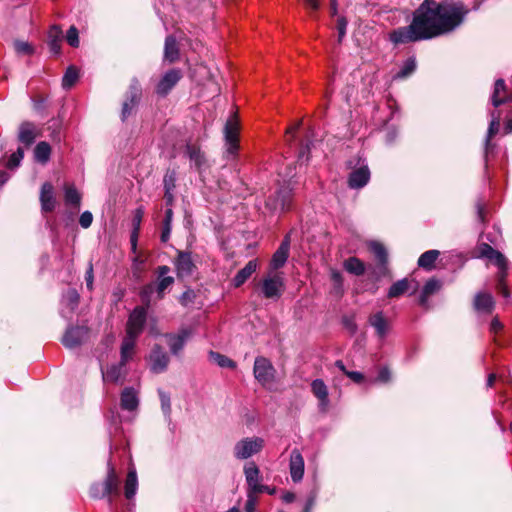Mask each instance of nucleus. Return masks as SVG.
I'll use <instances>...</instances> for the list:
<instances>
[{
	"mask_svg": "<svg viewBox=\"0 0 512 512\" xmlns=\"http://www.w3.org/2000/svg\"><path fill=\"white\" fill-rule=\"evenodd\" d=\"M347 20L344 17H340L337 20V29H338V40L339 42L342 41L346 34V28H347Z\"/></svg>",
	"mask_w": 512,
	"mask_h": 512,
	"instance_id": "nucleus-55",
	"label": "nucleus"
},
{
	"mask_svg": "<svg viewBox=\"0 0 512 512\" xmlns=\"http://www.w3.org/2000/svg\"><path fill=\"white\" fill-rule=\"evenodd\" d=\"M494 307V301L491 294L478 293L474 299V308L480 312L490 313Z\"/></svg>",
	"mask_w": 512,
	"mask_h": 512,
	"instance_id": "nucleus-30",
	"label": "nucleus"
},
{
	"mask_svg": "<svg viewBox=\"0 0 512 512\" xmlns=\"http://www.w3.org/2000/svg\"><path fill=\"white\" fill-rule=\"evenodd\" d=\"M311 390L314 396L319 401V409L322 412H326L329 406L328 388L323 380L315 379L311 383Z\"/></svg>",
	"mask_w": 512,
	"mask_h": 512,
	"instance_id": "nucleus-21",
	"label": "nucleus"
},
{
	"mask_svg": "<svg viewBox=\"0 0 512 512\" xmlns=\"http://www.w3.org/2000/svg\"><path fill=\"white\" fill-rule=\"evenodd\" d=\"M186 155L198 170L202 168L205 163V158L199 147L190 144L187 145Z\"/></svg>",
	"mask_w": 512,
	"mask_h": 512,
	"instance_id": "nucleus-36",
	"label": "nucleus"
},
{
	"mask_svg": "<svg viewBox=\"0 0 512 512\" xmlns=\"http://www.w3.org/2000/svg\"><path fill=\"white\" fill-rule=\"evenodd\" d=\"M289 250H290V235L287 234L283 241L281 242L278 249L275 251V253L272 256L271 262H270V268L272 272H276V270L283 267L289 257Z\"/></svg>",
	"mask_w": 512,
	"mask_h": 512,
	"instance_id": "nucleus-18",
	"label": "nucleus"
},
{
	"mask_svg": "<svg viewBox=\"0 0 512 512\" xmlns=\"http://www.w3.org/2000/svg\"><path fill=\"white\" fill-rule=\"evenodd\" d=\"M209 359L216 363L221 368H231L234 369L236 367V363L231 360L230 358L226 357L225 355H222L218 352H209Z\"/></svg>",
	"mask_w": 512,
	"mask_h": 512,
	"instance_id": "nucleus-40",
	"label": "nucleus"
},
{
	"mask_svg": "<svg viewBox=\"0 0 512 512\" xmlns=\"http://www.w3.org/2000/svg\"><path fill=\"white\" fill-rule=\"evenodd\" d=\"M344 269L353 275L361 276L365 272L364 263L357 257H349L343 263Z\"/></svg>",
	"mask_w": 512,
	"mask_h": 512,
	"instance_id": "nucleus-34",
	"label": "nucleus"
},
{
	"mask_svg": "<svg viewBox=\"0 0 512 512\" xmlns=\"http://www.w3.org/2000/svg\"><path fill=\"white\" fill-rule=\"evenodd\" d=\"M36 138V126L31 122H23L19 127L18 139L26 146L31 145Z\"/></svg>",
	"mask_w": 512,
	"mask_h": 512,
	"instance_id": "nucleus-29",
	"label": "nucleus"
},
{
	"mask_svg": "<svg viewBox=\"0 0 512 512\" xmlns=\"http://www.w3.org/2000/svg\"><path fill=\"white\" fill-rule=\"evenodd\" d=\"M164 57L170 63L176 61L179 57V49L176 43V39L169 35L165 40Z\"/></svg>",
	"mask_w": 512,
	"mask_h": 512,
	"instance_id": "nucleus-33",
	"label": "nucleus"
},
{
	"mask_svg": "<svg viewBox=\"0 0 512 512\" xmlns=\"http://www.w3.org/2000/svg\"><path fill=\"white\" fill-rule=\"evenodd\" d=\"M368 322L375 329L379 338L383 339L386 337L389 330V324L383 312L379 311L371 315L368 319Z\"/></svg>",
	"mask_w": 512,
	"mask_h": 512,
	"instance_id": "nucleus-25",
	"label": "nucleus"
},
{
	"mask_svg": "<svg viewBox=\"0 0 512 512\" xmlns=\"http://www.w3.org/2000/svg\"><path fill=\"white\" fill-rule=\"evenodd\" d=\"M300 123H297L296 125L294 126H291L289 127L287 130H286V134H287V137H290L288 138V142L292 141L295 137V133L296 131L298 130V127H299Z\"/></svg>",
	"mask_w": 512,
	"mask_h": 512,
	"instance_id": "nucleus-64",
	"label": "nucleus"
},
{
	"mask_svg": "<svg viewBox=\"0 0 512 512\" xmlns=\"http://www.w3.org/2000/svg\"><path fill=\"white\" fill-rule=\"evenodd\" d=\"M195 297V292L191 289H188L182 293V295L179 298V301L183 306H189L194 302Z\"/></svg>",
	"mask_w": 512,
	"mask_h": 512,
	"instance_id": "nucleus-52",
	"label": "nucleus"
},
{
	"mask_svg": "<svg viewBox=\"0 0 512 512\" xmlns=\"http://www.w3.org/2000/svg\"><path fill=\"white\" fill-rule=\"evenodd\" d=\"M120 405L123 410L135 411L139 405L138 391L133 387H126L120 395Z\"/></svg>",
	"mask_w": 512,
	"mask_h": 512,
	"instance_id": "nucleus-23",
	"label": "nucleus"
},
{
	"mask_svg": "<svg viewBox=\"0 0 512 512\" xmlns=\"http://www.w3.org/2000/svg\"><path fill=\"white\" fill-rule=\"evenodd\" d=\"M14 49L19 55H32L34 53V47L30 43L21 40L14 42Z\"/></svg>",
	"mask_w": 512,
	"mask_h": 512,
	"instance_id": "nucleus-48",
	"label": "nucleus"
},
{
	"mask_svg": "<svg viewBox=\"0 0 512 512\" xmlns=\"http://www.w3.org/2000/svg\"><path fill=\"white\" fill-rule=\"evenodd\" d=\"M467 12L462 4L425 0L415 11L411 24L392 31L390 40L403 44L449 33L463 22Z\"/></svg>",
	"mask_w": 512,
	"mask_h": 512,
	"instance_id": "nucleus-1",
	"label": "nucleus"
},
{
	"mask_svg": "<svg viewBox=\"0 0 512 512\" xmlns=\"http://www.w3.org/2000/svg\"><path fill=\"white\" fill-rule=\"evenodd\" d=\"M88 334L89 330L86 327H70L66 330L62 338V343L66 348H76L88 338Z\"/></svg>",
	"mask_w": 512,
	"mask_h": 512,
	"instance_id": "nucleus-14",
	"label": "nucleus"
},
{
	"mask_svg": "<svg viewBox=\"0 0 512 512\" xmlns=\"http://www.w3.org/2000/svg\"><path fill=\"white\" fill-rule=\"evenodd\" d=\"M504 90H505L504 80L503 79L496 80L495 85H494V91H493V94L491 97L493 106L498 107L499 105H501L502 103L505 102L504 98H499V96H498L499 93L503 92Z\"/></svg>",
	"mask_w": 512,
	"mask_h": 512,
	"instance_id": "nucleus-47",
	"label": "nucleus"
},
{
	"mask_svg": "<svg viewBox=\"0 0 512 512\" xmlns=\"http://www.w3.org/2000/svg\"><path fill=\"white\" fill-rule=\"evenodd\" d=\"M439 254L440 252L438 250H428L424 252L418 259V266L425 270H432Z\"/></svg>",
	"mask_w": 512,
	"mask_h": 512,
	"instance_id": "nucleus-37",
	"label": "nucleus"
},
{
	"mask_svg": "<svg viewBox=\"0 0 512 512\" xmlns=\"http://www.w3.org/2000/svg\"><path fill=\"white\" fill-rule=\"evenodd\" d=\"M416 69V61L414 58H408L400 70L395 74V79H404L411 75Z\"/></svg>",
	"mask_w": 512,
	"mask_h": 512,
	"instance_id": "nucleus-44",
	"label": "nucleus"
},
{
	"mask_svg": "<svg viewBox=\"0 0 512 512\" xmlns=\"http://www.w3.org/2000/svg\"><path fill=\"white\" fill-rule=\"evenodd\" d=\"M175 267L178 277H185L192 274L195 267L191 253L179 251L175 259Z\"/></svg>",
	"mask_w": 512,
	"mask_h": 512,
	"instance_id": "nucleus-20",
	"label": "nucleus"
},
{
	"mask_svg": "<svg viewBox=\"0 0 512 512\" xmlns=\"http://www.w3.org/2000/svg\"><path fill=\"white\" fill-rule=\"evenodd\" d=\"M158 394L161 402V409L165 416L169 417L171 413L170 395L162 389H158Z\"/></svg>",
	"mask_w": 512,
	"mask_h": 512,
	"instance_id": "nucleus-50",
	"label": "nucleus"
},
{
	"mask_svg": "<svg viewBox=\"0 0 512 512\" xmlns=\"http://www.w3.org/2000/svg\"><path fill=\"white\" fill-rule=\"evenodd\" d=\"M93 222V215L89 211H84L79 218V224L82 228L87 229Z\"/></svg>",
	"mask_w": 512,
	"mask_h": 512,
	"instance_id": "nucleus-54",
	"label": "nucleus"
},
{
	"mask_svg": "<svg viewBox=\"0 0 512 512\" xmlns=\"http://www.w3.org/2000/svg\"><path fill=\"white\" fill-rule=\"evenodd\" d=\"M258 267V261L256 259L250 260L241 270L237 272L233 279L235 287H240L246 280L256 271Z\"/></svg>",
	"mask_w": 512,
	"mask_h": 512,
	"instance_id": "nucleus-28",
	"label": "nucleus"
},
{
	"mask_svg": "<svg viewBox=\"0 0 512 512\" xmlns=\"http://www.w3.org/2000/svg\"><path fill=\"white\" fill-rule=\"evenodd\" d=\"M119 494V478L114 466L109 462L107 475L103 482L94 483L90 488V495L95 499L108 497L109 504L112 503V496Z\"/></svg>",
	"mask_w": 512,
	"mask_h": 512,
	"instance_id": "nucleus-3",
	"label": "nucleus"
},
{
	"mask_svg": "<svg viewBox=\"0 0 512 512\" xmlns=\"http://www.w3.org/2000/svg\"><path fill=\"white\" fill-rule=\"evenodd\" d=\"M138 489V479L136 470L134 468L130 469L128 471L126 480H125V487H124V493L125 497L128 500H131L136 495Z\"/></svg>",
	"mask_w": 512,
	"mask_h": 512,
	"instance_id": "nucleus-31",
	"label": "nucleus"
},
{
	"mask_svg": "<svg viewBox=\"0 0 512 512\" xmlns=\"http://www.w3.org/2000/svg\"><path fill=\"white\" fill-rule=\"evenodd\" d=\"M442 284L439 280L435 278L429 279L425 285L423 286V289L420 294V304L426 305L428 298L438 292L441 288Z\"/></svg>",
	"mask_w": 512,
	"mask_h": 512,
	"instance_id": "nucleus-32",
	"label": "nucleus"
},
{
	"mask_svg": "<svg viewBox=\"0 0 512 512\" xmlns=\"http://www.w3.org/2000/svg\"><path fill=\"white\" fill-rule=\"evenodd\" d=\"M138 235H139L138 231L132 230L131 236H130V243H131V249L133 252H136V250H137Z\"/></svg>",
	"mask_w": 512,
	"mask_h": 512,
	"instance_id": "nucleus-63",
	"label": "nucleus"
},
{
	"mask_svg": "<svg viewBox=\"0 0 512 512\" xmlns=\"http://www.w3.org/2000/svg\"><path fill=\"white\" fill-rule=\"evenodd\" d=\"M141 97V87L137 80H133L129 92L128 97L124 101L122 106L121 118L125 121L131 114L134 108L137 106Z\"/></svg>",
	"mask_w": 512,
	"mask_h": 512,
	"instance_id": "nucleus-16",
	"label": "nucleus"
},
{
	"mask_svg": "<svg viewBox=\"0 0 512 512\" xmlns=\"http://www.w3.org/2000/svg\"><path fill=\"white\" fill-rule=\"evenodd\" d=\"M264 447V439L261 437H247L238 441L234 446V456L244 460L259 453Z\"/></svg>",
	"mask_w": 512,
	"mask_h": 512,
	"instance_id": "nucleus-10",
	"label": "nucleus"
},
{
	"mask_svg": "<svg viewBox=\"0 0 512 512\" xmlns=\"http://www.w3.org/2000/svg\"><path fill=\"white\" fill-rule=\"evenodd\" d=\"M157 280L155 283H150L146 285L141 293L143 299L147 298L150 293L154 290L157 293V298L162 299L166 293V290L169 289L174 283V277L170 276V267L166 265L159 266L156 270Z\"/></svg>",
	"mask_w": 512,
	"mask_h": 512,
	"instance_id": "nucleus-6",
	"label": "nucleus"
},
{
	"mask_svg": "<svg viewBox=\"0 0 512 512\" xmlns=\"http://www.w3.org/2000/svg\"><path fill=\"white\" fill-rule=\"evenodd\" d=\"M24 157V150L23 148L19 147L14 153L11 154L9 157L6 166L9 169H14L18 167Z\"/></svg>",
	"mask_w": 512,
	"mask_h": 512,
	"instance_id": "nucleus-49",
	"label": "nucleus"
},
{
	"mask_svg": "<svg viewBox=\"0 0 512 512\" xmlns=\"http://www.w3.org/2000/svg\"><path fill=\"white\" fill-rule=\"evenodd\" d=\"M289 470L293 482H300L304 476V459L299 450L294 449L290 454Z\"/></svg>",
	"mask_w": 512,
	"mask_h": 512,
	"instance_id": "nucleus-19",
	"label": "nucleus"
},
{
	"mask_svg": "<svg viewBox=\"0 0 512 512\" xmlns=\"http://www.w3.org/2000/svg\"><path fill=\"white\" fill-rule=\"evenodd\" d=\"M79 298V294L75 289H68L67 292L63 295L62 303L69 309L70 312H73L74 309L78 306Z\"/></svg>",
	"mask_w": 512,
	"mask_h": 512,
	"instance_id": "nucleus-42",
	"label": "nucleus"
},
{
	"mask_svg": "<svg viewBox=\"0 0 512 512\" xmlns=\"http://www.w3.org/2000/svg\"><path fill=\"white\" fill-rule=\"evenodd\" d=\"M343 324L351 333L354 334L357 331V325H356V323L354 321V317H352V316H345L343 318Z\"/></svg>",
	"mask_w": 512,
	"mask_h": 512,
	"instance_id": "nucleus-58",
	"label": "nucleus"
},
{
	"mask_svg": "<svg viewBox=\"0 0 512 512\" xmlns=\"http://www.w3.org/2000/svg\"><path fill=\"white\" fill-rule=\"evenodd\" d=\"M146 319L147 309L143 306L136 307L130 313L126 324V335L121 344V346H124V351L127 349L135 350L137 339L144 329Z\"/></svg>",
	"mask_w": 512,
	"mask_h": 512,
	"instance_id": "nucleus-2",
	"label": "nucleus"
},
{
	"mask_svg": "<svg viewBox=\"0 0 512 512\" xmlns=\"http://www.w3.org/2000/svg\"><path fill=\"white\" fill-rule=\"evenodd\" d=\"M346 376L356 383H360L364 379L363 374L357 371L346 372Z\"/></svg>",
	"mask_w": 512,
	"mask_h": 512,
	"instance_id": "nucleus-60",
	"label": "nucleus"
},
{
	"mask_svg": "<svg viewBox=\"0 0 512 512\" xmlns=\"http://www.w3.org/2000/svg\"><path fill=\"white\" fill-rule=\"evenodd\" d=\"M256 493H251L248 491V499L246 501L245 509L247 512H254L256 506V497L254 496Z\"/></svg>",
	"mask_w": 512,
	"mask_h": 512,
	"instance_id": "nucleus-57",
	"label": "nucleus"
},
{
	"mask_svg": "<svg viewBox=\"0 0 512 512\" xmlns=\"http://www.w3.org/2000/svg\"><path fill=\"white\" fill-rule=\"evenodd\" d=\"M503 328L502 323L499 321L497 317L493 318L490 323V332L493 334H497Z\"/></svg>",
	"mask_w": 512,
	"mask_h": 512,
	"instance_id": "nucleus-59",
	"label": "nucleus"
},
{
	"mask_svg": "<svg viewBox=\"0 0 512 512\" xmlns=\"http://www.w3.org/2000/svg\"><path fill=\"white\" fill-rule=\"evenodd\" d=\"M480 254L482 257H485V258L493 261V263L498 267V269H499L498 289L504 297H506V298L509 297V292L504 284V279L507 275V269H508V262H507L506 257L498 250H495L489 244H482L480 246Z\"/></svg>",
	"mask_w": 512,
	"mask_h": 512,
	"instance_id": "nucleus-5",
	"label": "nucleus"
},
{
	"mask_svg": "<svg viewBox=\"0 0 512 512\" xmlns=\"http://www.w3.org/2000/svg\"><path fill=\"white\" fill-rule=\"evenodd\" d=\"M293 197V188L290 184L281 186L266 200V207L272 212L290 209Z\"/></svg>",
	"mask_w": 512,
	"mask_h": 512,
	"instance_id": "nucleus-9",
	"label": "nucleus"
},
{
	"mask_svg": "<svg viewBox=\"0 0 512 512\" xmlns=\"http://www.w3.org/2000/svg\"><path fill=\"white\" fill-rule=\"evenodd\" d=\"M244 475L248 485V491L251 493H264L266 485L260 483V470L254 462H248L244 466Z\"/></svg>",
	"mask_w": 512,
	"mask_h": 512,
	"instance_id": "nucleus-13",
	"label": "nucleus"
},
{
	"mask_svg": "<svg viewBox=\"0 0 512 512\" xmlns=\"http://www.w3.org/2000/svg\"><path fill=\"white\" fill-rule=\"evenodd\" d=\"M253 373L257 381L266 385L274 380L275 369L265 357H257L254 362Z\"/></svg>",
	"mask_w": 512,
	"mask_h": 512,
	"instance_id": "nucleus-12",
	"label": "nucleus"
},
{
	"mask_svg": "<svg viewBox=\"0 0 512 512\" xmlns=\"http://www.w3.org/2000/svg\"><path fill=\"white\" fill-rule=\"evenodd\" d=\"M172 218H173V211L171 208H168L165 211V218L163 221V228H162V233H161V241L164 243L167 242L170 238L171 229H172V227H171Z\"/></svg>",
	"mask_w": 512,
	"mask_h": 512,
	"instance_id": "nucleus-43",
	"label": "nucleus"
},
{
	"mask_svg": "<svg viewBox=\"0 0 512 512\" xmlns=\"http://www.w3.org/2000/svg\"><path fill=\"white\" fill-rule=\"evenodd\" d=\"M167 186H170L171 189L175 188V177L174 174H166L164 177V187L165 191H167Z\"/></svg>",
	"mask_w": 512,
	"mask_h": 512,
	"instance_id": "nucleus-61",
	"label": "nucleus"
},
{
	"mask_svg": "<svg viewBox=\"0 0 512 512\" xmlns=\"http://www.w3.org/2000/svg\"><path fill=\"white\" fill-rule=\"evenodd\" d=\"M41 208L44 212H51L54 210L56 205V199L54 196V188L51 183L45 182L41 187L40 192Z\"/></svg>",
	"mask_w": 512,
	"mask_h": 512,
	"instance_id": "nucleus-24",
	"label": "nucleus"
},
{
	"mask_svg": "<svg viewBox=\"0 0 512 512\" xmlns=\"http://www.w3.org/2000/svg\"><path fill=\"white\" fill-rule=\"evenodd\" d=\"M390 378V371L388 370V368H382L380 371H379V374H378V381L380 382H387Z\"/></svg>",
	"mask_w": 512,
	"mask_h": 512,
	"instance_id": "nucleus-62",
	"label": "nucleus"
},
{
	"mask_svg": "<svg viewBox=\"0 0 512 512\" xmlns=\"http://www.w3.org/2000/svg\"><path fill=\"white\" fill-rule=\"evenodd\" d=\"M182 78L181 71L179 69H171L167 71L156 86V94L165 97L173 89V87Z\"/></svg>",
	"mask_w": 512,
	"mask_h": 512,
	"instance_id": "nucleus-15",
	"label": "nucleus"
},
{
	"mask_svg": "<svg viewBox=\"0 0 512 512\" xmlns=\"http://www.w3.org/2000/svg\"><path fill=\"white\" fill-rule=\"evenodd\" d=\"M85 281H86L87 289L92 291L93 281H94V273H93V264L91 262L89 263L88 268L85 273Z\"/></svg>",
	"mask_w": 512,
	"mask_h": 512,
	"instance_id": "nucleus-56",
	"label": "nucleus"
},
{
	"mask_svg": "<svg viewBox=\"0 0 512 512\" xmlns=\"http://www.w3.org/2000/svg\"><path fill=\"white\" fill-rule=\"evenodd\" d=\"M50 155L51 147L47 142L41 141L36 145L34 149V158L38 163L46 164L50 159Z\"/></svg>",
	"mask_w": 512,
	"mask_h": 512,
	"instance_id": "nucleus-35",
	"label": "nucleus"
},
{
	"mask_svg": "<svg viewBox=\"0 0 512 512\" xmlns=\"http://www.w3.org/2000/svg\"><path fill=\"white\" fill-rule=\"evenodd\" d=\"M370 180V170L363 161L358 168L354 169L348 178V185L352 189L363 188Z\"/></svg>",
	"mask_w": 512,
	"mask_h": 512,
	"instance_id": "nucleus-17",
	"label": "nucleus"
},
{
	"mask_svg": "<svg viewBox=\"0 0 512 512\" xmlns=\"http://www.w3.org/2000/svg\"><path fill=\"white\" fill-rule=\"evenodd\" d=\"M135 350L127 349L124 351V346L120 347V361L111 364L106 370L102 369V378L104 382H111L115 384H122L128 374L126 368L127 363L133 359Z\"/></svg>",
	"mask_w": 512,
	"mask_h": 512,
	"instance_id": "nucleus-4",
	"label": "nucleus"
},
{
	"mask_svg": "<svg viewBox=\"0 0 512 512\" xmlns=\"http://www.w3.org/2000/svg\"><path fill=\"white\" fill-rule=\"evenodd\" d=\"M62 39L63 32L61 27L58 25L51 26L47 35V43L53 54L58 55L60 53Z\"/></svg>",
	"mask_w": 512,
	"mask_h": 512,
	"instance_id": "nucleus-26",
	"label": "nucleus"
},
{
	"mask_svg": "<svg viewBox=\"0 0 512 512\" xmlns=\"http://www.w3.org/2000/svg\"><path fill=\"white\" fill-rule=\"evenodd\" d=\"M411 283H414V287L412 290V293H414L417 290V282L414 280L409 281L407 278L398 280L397 282L393 283L388 291V297L389 298H397L405 294L411 287Z\"/></svg>",
	"mask_w": 512,
	"mask_h": 512,
	"instance_id": "nucleus-27",
	"label": "nucleus"
},
{
	"mask_svg": "<svg viewBox=\"0 0 512 512\" xmlns=\"http://www.w3.org/2000/svg\"><path fill=\"white\" fill-rule=\"evenodd\" d=\"M148 361L150 371L154 374H161L167 370L170 359L164 349L156 344L151 349Z\"/></svg>",
	"mask_w": 512,
	"mask_h": 512,
	"instance_id": "nucleus-11",
	"label": "nucleus"
},
{
	"mask_svg": "<svg viewBox=\"0 0 512 512\" xmlns=\"http://www.w3.org/2000/svg\"><path fill=\"white\" fill-rule=\"evenodd\" d=\"M240 124L236 115H231L224 126V139L226 152L229 157L234 158L239 149Z\"/></svg>",
	"mask_w": 512,
	"mask_h": 512,
	"instance_id": "nucleus-8",
	"label": "nucleus"
},
{
	"mask_svg": "<svg viewBox=\"0 0 512 512\" xmlns=\"http://www.w3.org/2000/svg\"><path fill=\"white\" fill-rule=\"evenodd\" d=\"M369 249L374 254L379 263L382 266H385L387 263V251L385 247L377 241H372L369 244Z\"/></svg>",
	"mask_w": 512,
	"mask_h": 512,
	"instance_id": "nucleus-41",
	"label": "nucleus"
},
{
	"mask_svg": "<svg viewBox=\"0 0 512 512\" xmlns=\"http://www.w3.org/2000/svg\"><path fill=\"white\" fill-rule=\"evenodd\" d=\"M77 79H78L77 69L73 66H70L67 68V70L63 76L62 85L64 88L68 89L75 84Z\"/></svg>",
	"mask_w": 512,
	"mask_h": 512,
	"instance_id": "nucleus-46",
	"label": "nucleus"
},
{
	"mask_svg": "<svg viewBox=\"0 0 512 512\" xmlns=\"http://www.w3.org/2000/svg\"><path fill=\"white\" fill-rule=\"evenodd\" d=\"M168 345L173 355H178L184 348L187 339L191 336V331L182 329L178 334H166Z\"/></svg>",
	"mask_w": 512,
	"mask_h": 512,
	"instance_id": "nucleus-22",
	"label": "nucleus"
},
{
	"mask_svg": "<svg viewBox=\"0 0 512 512\" xmlns=\"http://www.w3.org/2000/svg\"><path fill=\"white\" fill-rule=\"evenodd\" d=\"M313 133L310 132L309 135H307V139L305 142L301 143L299 152H298V161L301 162H307L309 160V153L312 147H314V141L310 139V136H312Z\"/></svg>",
	"mask_w": 512,
	"mask_h": 512,
	"instance_id": "nucleus-45",
	"label": "nucleus"
},
{
	"mask_svg": "<svg viewBox=\"0 0 512 512\" xmlns=\"http://www.w3.org/2000/svg\"><path fill=\"white\" fill-rule=\"evenodd\" d=\"M64 198H65L66 204L79 207L80 202H81V195L77 191V189L74 185H70V184L65 185Z\"/></svg>",
	"mask_w": 512,
	"mask_h": 512,
	"instance_id": "nucleus-39",
	"label": "nucleus"
},
{
	"mask_svg": "<svg viewBox=\"0 0 512 512\" xmlns=\"http://www.w3.org/2000/svg\"><path fill=\"white\" fill-rule=\"evenodd\" d=\"M66 40L68 44L72 47H78L79 46V34L78 30L75 26H71L66 34Z\"/></svg>",
	"mask_w": 512,
	"mask_h": 512,
	"instance_id": "nucleus-51",
	"label": "nucleus"
},
{
	"mask_svg": "<svg viewBox=\"0 0 512 512\" xmlns=\"http://www.w3.org/2000/svg\"><path fill=\"white\" fill-rule=\"evenodd\" d=\"M260 285L263 297L271 300H278L285 290L284 277L279 272L270 271Z\"/></svg>",
	"mask_w": 512,
	"mask_h": 512,
	"instance_id": "nucleus-7",
	"label": "nucleus"
},
{
	"mask_svg": "<svg viewBox=\"0 0 512 512\" xmlns=\"http://www.w3.org/2000/svg\"><path fill=\"white\" fill-rule=\"evenodd\" d=\"M143 215H144V210L143 208H137L135 210V213H134V216H133V219H132V225H133V231H140V226H141V222H142V219H143Z\"/></svg>",
	"mask_w": 512,
	"mask_h": 512,
	"instance_id": "nucleus-53",
	"label": "nucleus"
},
{
	"mask_svg": "<svg viewBox=\"0 0 512 512\" xmlns=\"http://www.w3.org/2000/svg\"><path fill=\"white\" fill-rule=\"evenodd\" d=\"M500 126V114L496 111L491 112V121L488 127L487 136L485 139V150L488 151L491 138L497 134Z\"/></svg>",
	"mask_w": 512,
	"mask_h": 512,
	"instance_id": "nucleus-38",
	"label": "nucleus"
}]
</instances>
